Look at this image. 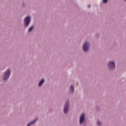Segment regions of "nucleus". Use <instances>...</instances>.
I'll use <instances>...</instances> for the list:
<instances>
[{
  "mask_svg": "<svg viewBox=\"0 0 126 126\" xmlns=\"http://www.w3.org/2000/svg\"><path fill=\"white\" fill-rule=\"evenodd\" d=\"M10 69L8 68L3 73L2 75L3 80L5 82L7 81L8 79H9V76H10Z\"/></svg>",
  "mask_w": 126,
  "mask_h": 126,
  "instance_id": "obj_1",
  "label": "nucleus"
},
{
  "mask_svg": "<svg viewBox=\"0 0 126 126\" xmlns=\"http://www.w3.org/2000/svg\"><path fill=\"white\" fill-rule=\"evenodd\" d=\"M30 20H31V18L29 16L25 18L24 22L25 27H28V26H29V24H30Z\"/></svg>",
  "mask_w": 126,
  "mask_h": 126,
  "instance_id": "obj_2",
  "label": "nucleus"
},
{
  "mask_svg": "<svg viewBox=\"0 0 126 126\" xmlns=\"http://www.w3.org/2000/svg\"><path fill=\"white\" fill-rule=\"evenodd\" d=\"M88 49H89V43L86 42L83 46V50L84 52H87V51H88Z\"/></svg>",
  "mask_w": 126,
  "mask_h": 126,
  "instance_id": "obj_3",
  "label": "nucleus"
},
{
  "mask_svg": "<svg viewBox=\"0 0 126 126\" xmlns=\"http://www.w3.org/2000/svg\"><path fill=\"white\" fill-rule=\"evenodd\" d=\"M109 68L111 69H114L115 67H116V64H115V62H110L108 65Z\"/></svg>",
  "mask_w": 126,
  "mask_h": 126,
  "instance_id": "obj_4",
  "label": "nucleus"
},
{
  "mask_svg": "<svg viewBox=\"0 0 126 126\" xmlns=\"http://www.w3.org/2000/svg\"><path fill=\"white\" fill-rule=\"evenodd\" d=\"M68 106H69V102H68V101H67L65 103V106L64 108V113L65 114H66V113H67V112H68Z\"/></svg>",
  "mask_w": 126,
  "mask_h": 126,
  "instance_id": "obj_5",
  "label": "nucleus"
},
{
  "mask_svg": "<svg viewBox=\"0 0 126 126\" xmlns=\"http://www.w3.org/2000/svg\"><path fill=\"white\" fill-rule=\"evenodd\" d=\"M85 120V118H84V114H82L80 118V124L81 125V124H83L84 122V120Z\"/></svg>",
  "mask_w": 126,
  "mask_h": 126,
  "instance_id": "obj_6",
  "label": "nucleus"
},
{
  "mask_svg": "<svg viewBox=\"0 0 126 126\" xmlns=\"http://www.w3.org/2000/svg\"><path fill=\"white\" fill-rule=\"evenodd\" d=\"M37 121H38V119H36L34 121H33V122H31V123L29 124L28 126H31V125H33V124H34L35 123H36V122H37Z\"/></svg>",
  "mask_w": 126,
  "mask_h": 126,
  "instance_id": "obj_7",
  "label": "nucleus"
},
{
  "mask_svg": "<svg viewBox=\"0 0 126 126\" xmlns=\"http://www.w3.org/2000/svg\"><path fill=\"white\" fill-rule=\"evenodd\" d=\"M44 81H45L44 80V79L40 81V82L38 84V86H42V85H43V83H44Z\"/></svg>",
  "mask_w": 126,
  "mask_h": 126,
  "instance_id": "obj_8",
  "label": "nucleus"
},
{
  "mask_svg": "<svg viewBox=\"0 0 126 126\" xmlns=\"http://www.w3.org/2000/svg\"><path fill=\"white\" fill-rule=\"evenodd\" d=\"M69 91L71 92H74V88H73V86H71Z\"/></svg>",
  "mask_w": 126,
  "mask_h": 126,
  "instance_id": "obj_9",
  "label": "nucleus"
},
{
  "mask_svg": "<svg viewBox=\"0 0 126 126\" xmlns=\"http://www.w3.org/2000/svg\"><path fill=\"white\" fill-rule=\"evenodd\" d=\"M33 28H34V27H33V26H32L31 28H30L29 29V32H31V31H32V30H33Z\"/></svg>",
  "mask_w": 126,
  "mask_h": 126,
  "instance_id": "obj_10",
  "label": "nucleus"
},
{
  "mask_svg": "<svg viewBox=\"0 0 126 126\" xmlns=\"http://www.w3.org/2000/svg\"><path fill=\"white\" fill-rule=\"evenodd\" d=\"M97 125L98 126H101V122H100L99 121H97Z\"/></svg>",
  "mask_w": 126,
  "mask_h": 126,
  "instance_id": "obj_11",
  "label": "nucleus"
},
{
  "mask_svg": "<svg viewBox=\"0 0 126 126\" xmlns=\"http://www.w3.org/2000/svg\"><path fill=\"white\" fill-rule=\"evenodd\" d=\"M107 1H108V0H103V2L104 3H106V2H107Z\"/></svg>",
  "mask_w": 126,
  "mask_h": 126,
  "instance_id": "obj_12",
  "label": "nucleus"
},
{
  "mask_svg": "<svg viewBox=\"0 0 126 126\" xmlns=\"http://www.w3.org/2000/svg\"><path fill=\"white\" fill-rule=\"evenodd\" d=\"M88 7L89 8H90V7H91V6L90 5H89L88 6Z\"/></svg>",
  "mask_w": 126,
  "mask_h": 126,
  "instance_id": "obj_13",
  "label": "nucleus"
}]
</instances>
